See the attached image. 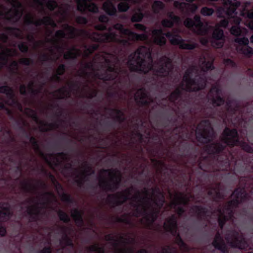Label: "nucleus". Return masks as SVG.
<instances>
[{"label":"nucleus","mask_w":253,"mask_h":253,"mask_svg":"<svg viewBox=\"0 0 253 253\" xmlns=\"http://www.w3.org/2000/svg\"><path fill=\"white\" fill-rule=\"evenodd\" d=\"M121 180V173L118 170H101L99 175V183L104 190H112L117 187Z\"/></svg>","instance_id":"nucleus-8"},{"label":"nucleus","mask_w":253,"mask_h":253,"mask_svg":"<svg viewBox=\"0 0 253 253\" xmlns=\"http://www.w3.org/2000/svg\"><path fill=\"white\" fill-rule=\"evenodd\" d=\"M212 244L215 248L221 250L223 253H227L226 246L221 239L219 233L215 235Z\"/></svg>","instance_id":"nucleus-31"},{"label":"nucleus","mask_w":253,"mask_h":253,"mask_svg":"<svg viewBox=\"0 0 253 253\" xmlns=\"http://www.w3.org/2000/svg\"><path fill=\"white\" fill-rule=\"evenodd\" d=\"M111 115L113 117H114L119 121H121L123 120V118H122V116L123 115V113L118 110H113L111 112Z\"/></svg>","instance_id":"nucleus-55"},{"label":"nucleus","mask_w":253,"mask_h":253,"mask_svg":"<svg viewBox=\"0 0 253 253\" xmlns=\"http://www.w3.org/2000/svg\"><path fill=\"white\" fill-rule=\"evenodd\" d=\"M184 24L186 27L192 28L198 35H205L208 31V25H204L200 20V17L198 16L194 17V21L190 18L186 19Z\"/></svg>","instance_id":"nucleus-12"},{"label":"nucleus","mask_w":253,"mask_h":253,"mask_svg":"<svg viewBox=\"0 0 253 253\" xmlns=\"http://www.w3.org/2000/svg\"><path fill=\"white\" fill-rule=\"evenodd\" d=\"M200 13L203 16H209L212 15L214 13V10L212 8H209L205 6L201 8Z\"/></svg>","instance_id":"nucleus-47"},{"label":"nucleus","mask_w":253,"mask_h":253,"mask_svg":"<svg viewBox=\"0 0 253 253\" xmlns=\"http://www.w3.org/2000/svg\"><path fill=\"white\" fill-rule=\"evenodd\" d=\"M135 99L142 104H149L151 101V99L147 96L146 91L143 89L137 91L135 94Z\"/></svg>","instance_id":"nucleus-27"},{"label":"nucleus","mask_w":253,"mask_h":253,"mask_svg":"<svg viewBox=\"0 0 253 253\" xmlns=\"http://www.w3.org/2000/svg\"><path fill=\"white\" fill-rule=\"evenodd\" d=\"M212 57L209 54L202 55L199 59V63L202 70L205 72L209 70L212 69L213 68L212 66Z\"/></svg>","instance_id":"nucleus-26"},{"label":"nucleus","mask_w":253,"mask_h":253,"mask_svg":"<svg viewBox=\"0 0 253 253\" xmlns=\"http://www.w3.org/2000/svg\"><path fill=\"white\" fill-rule=\"evenodd\" d=\"M129 8L128 4L125 1L120 2L118 5V8L120 12H126Z\"/></svg>","instance_id":"nucleus-51"},{"label":"nucleus","mask_w":253,"mask_h":253,"mask_svg":"<svg viewBox=\"0 0 253 253\" xmlns=\"http://www.w3.org/2000/svg\"><path fill=\"white\" fill-rule=\"evenodd\" d=\"M105 240L111 244L115 253H130L133 251L131 247H126L125 245L133 242L132 235L109 234L105 236Z\"/></svg>","instance_id":"nucleus-7"},{"label":"nucleus","mask_w":253,"mask_h":253,"mask_svg":"<svg viewBox=\"0 0 253 253\" xmlns=\"http://www.w3.org/2000/svg\"><path fill=\"white\" fill-rule=\"evenodd\" d=\"M212 46L215 48L222 47L225 42L223 31L215 27L212 34Z\"/></svg>","instance_id":"nucleus-20"},{"label":"nucleus","mask_w":253,"mask_h":253,"mask_svg":"<svg viewBox=\"0 0 253 253\" xmlns=\"http://www.w3.org/2000/svg\"><path fill=\"white\" fill-rule=\"evenodd\" d=\"M127 64L131 71L146 73L153 70L155 75L160 77L167 76L172 69L171 62L166 57L161 58L153 65L150 49L146 46H141L131 54Z\"/></svg>","instance_id":"nucleus-3"},{"label":"nucleus","mask_w":253,"mask_h":253,"mask_svg":"<svg viewBox=\"0 0 253 253\" xmlns=\"http://www.w3.org/2000/svg\"><path fill=\"white\" fill-rule=\"evenodd\" d=\"M45 0H31L29 5L36 9L41 13H44V3Z\"/></svg>","instance_id":"nucleus-33"},{"label":"nucleus","mask_w":253,"mask_h":253,"mask_svg":"<svg viewBox=\"0 0 253 253\" xmlns=\"http://www.w3.org/2000/svg\"><path fill=\"white\" fill-rule=\"evenodd\" d=\"M117 57L104 52L96 55L92 62L87 64L83 70L80 71L81 76H84L90 82L97 80H109L117 77L118 70L116 67Z\"/></svg>","instance_id":"nucleus-4"},{"label":"nucleus","mask_w":253,"mask_h":253,"mask_svg":"<svg viewBox=\"0 0 253 253\" xmlns=\"http://www.w3.org/2000/svg\"><path fill=\"white\" fill-rule=\"evenodd\" d=\"M58 215L60 217V219L61 220L64 221V222H67L69 220V216L64 212L62 211H60L58 212Z\"/></svg>","instance_id":"nucleus-62"},{"label":"nucleus","mask_w":253,"mask_h":253,"mask_svg":"<svg viewBox=\"0 0 253 253\" xmlns=\"http://www.w3.org/2000/svg\"><path fill=\"white\" fill-rule=\"evenodd\" d=\"M225 145H222L219 143L212 144L210 146L208 152L210 153H214L219 152L224 149Z\"/></svg>","instance_id":"nucleus-42"},{"label":"nucleus","mask_w":253,"mask_h":253,"mask_svg":"<svg viewBox=\"0 0 253 253\" xmlns=\"http://www.w3.org/2000/svg\"><path fill=\"white\" fill-rule=\"evenodd\" d=\"M39 153L44 158L46 162L51 167L53 165H57L67 159V156L63 153L44 156L41 152H39Z\"/></svg>","instance_id":"nucleus-22"},{"label":"nucleus","mask_w":253,"mask_h":253,"mask_svg":"<svg viewBox=\"0 0 253 253\" xmlns=\"http://www.w3.org/2000/svg\"><path fill=\"white\" fill-rule=\"evenodd\" d=\"M42 199L44 200L42 203H36L32 202L33 205L28 208L27 211L30 214H37L42 212V209H52L53 205L56 201V197L51 193H46L42 195Z\"/></svg>","instance_id":"nucleus-9"},{"label":"nucleus","mask_w":253,"mask_h":253,"mask_svg":"<svg viewBox=\"0 0 253 253\" xmlns=\"http://www.w3.org/2000/svg\"><path fill=\"white\" fill-rule=\"evenodd\" d=\"M82 214V212L81 211H79L76 209H75L71 211V215L78 226L81 225L82 223L81 217Z\"/></svg>","instance_id":"nucleus-41"},{"label":"nucleus","mask_w":253,"mask_h":253,"mask_svg":"<svg viewBox=\"0 0 253 253\" xmlns=\"http://www.w3.org/2000/svg\"><path fill=\"white\" fill-rule=\"evenodd\" d=\"M191 212L195 213L198 216L200 217H202L205 216L206 214L207 211H206L205 210L202 208H199L198 207H195L193 208L191 210Z\"/></svg>","instance_id":"nucleus-43"},{"label":"nucleus","mask_w":253,"mask_h":253,"mask_svg":"<svg viewBox=\"0 0 253 253\" xmlns=\"http://www.w3.org/2000/svg\"><path fill=\"white\" fill-rule=\"evenodd\" d=\"M179 94L180 90L179 88H177L171 94L169 97V100L172 102H174L179 98Z\"/></svg>","instance_id":"nucleus-56"},{"label":"nucleus","mask_w":253,"mask_h":253,"mask_svg":"<svg viewBox=\"0 0 253 253\" xmlns=\"http://www.w3.org/2000/svg\"><path fill=\"white\" fill-rule=\"evenodd\" d=\"M68 230L69 229L66 228L63 230V232L65 235V237H63L62 240L61 241V244L62 245L69 246L72 245L71 241L69 239L67 235V232Z\"/></svg>","instance_id":"nucleus-48"},{"label":"nucleus","mask_w":253,"mask_h":253,"mask_svg":"<svg viewBox=\"0 0 253 253\" xmlns=\"http://www.w3.org/2000/svg\"><path fill=\"white\" fill-rule=\"evenodd\" d=\"M235 42L239 44L237 46L238 52L244 54L245 56L250 57L253 54V49L249 46V41L248 38H236Z\"/></svg>","instance_id":"nucleus-17"},{"label":"nucleus","mask_w":253,"mask_h":253,"mask_svg":"<svg viewBox=\"0 0 253 253\" xmlns=\"http://www.w3.org/2000/svg\"><path fill=\"white\" fill-rule=\"evenodd\" d=\"M209 194L212 195L214 198H217L220 196V192L218 188H215L209 192Z\"/></svg>","instance_id":"nucleus-61"},{"label":"nucleus","mask_w":253,"mask_h":253,"mask_svg":"<svg viewBox=\"0 0 253 253\" xmlns=\"http://www.w3.org/2000/svg\"><path fill=\"white\" fill-rule=\"evenodd\" d=\"M89 252L94 253H103V249L98 244H95L90 246L88 249Z\"/></svg>","instance_id":"nucleus-49"},{"label":"nucleus","mask_w":253,"mask_h":253,"mask_svg":"<svg viewBox=\"0 0 253 253\" xmlns=\"http://www.w3.org/2000/svg\"><path fill=\"white\" fill-rule=\"evenodd\" d=\"M197 44L195 43H185L183 40L180 44L179 48L183 49H188L191 50L195 48L196 47Z\"/></svg>","instance_id":"nucleus-46"},{"label":"nucleus","mask_w":253,"mask_h":253,"mask_svg":"<svg viewBox=\"0 0 253 253\" xmlns=\"http://www.w3.org/2000/svg\"><path fill=\"white\" fill-rule=\"evenodd\" d=\"M205 80L200 77L194 67L189 68L183 77L181 88L188 91H197L205 87Z\"/></svg>","instance_id":"nucleus-6"},{"label":"nucleus","mask_w":253,"mask_h":253,"mask_svg":"<svg viewBox=\"0 0 253 253\" xmlns=\"http://www.w3.org/2000/svg\"><path fill=\"white\" fill-rule=\"evenodd\" d=\"M221 90L219 84H216L211 88L208 95L209 101L214 106H218L222 104L224 100L221 97Z\"/></svg>","instance_id":"nucleus-16"},{"label":"nucleus","mask_w":253,"mask_h":253,"mask_svg":"<svg viewBox=\"0 0 253 253\" xmlns=\"http://www.w3.org/2000/svg\"><path fill=\"white\" fill-rule=\"evenodd\" d=\"M160 253H176V251L173 248L166 247L162 250Z\"/></svg>","instance_id":"nucleus-64"},{"label":"nucleus","mask_w":253,"mask_h":253,"mask_svg":"<svg viewBox=\"0 0 253 253\" xmlns=\"http://www.w3.org/2000/svg\"><path fill=\"white\" fill-rule=\"evenodd\" d=\"M65 71V66L64 65H60L56 70V74L54 75L52 78V80L54 81H59V77L58 75H62L64 73Z\"/></svg>","instance_id":"nucleus-44"},{"label":"nucleus","mask_w":253,"mask_h":253,"mask_svg":"<svg viewBox=\"0 0 253 253\" xmlns=\"http://www.w3.org/2000/svg\"><path fill=\"white\" fill-rule=\"evenodd\" d=\"M45 6L49 10L52 11L57 7L58 5L55 0H49L46 2Z\"/></svg>","instance_id":"nucleus-53"},{"label":"nucleus","mask_w":253,"mask_h":253,"mask_svg":"<svg viewBox=\"0 0 253 253\" xmlns=\"http://www.w3.org/2000/svg\"><path fill=\"white\" fill-rule=\"evenodd\" d=\"M148 39V35L145 32L142 34H137V41H144L147 40Z\"/></svg>","instance_id":"nucleus-63"},{"label":"nucleus","mask_w":253,"mask_h":253,"mask_svg":"<svg viewBox=\"0 0 253 253\" xmlns=\"http://www.w3.org/2000/svg\"><path fill=\"white\" fill-rule=\"evenodd\" d=\"M98 45L97 44H93L92 46L89 47L85 46L84 47V56H87L92 53L94 50L97 48Z\"/></svg>","instance_id":"nucleus-50"},{"label":"nucleus","mask_w":253,"mask_h":253,"mask_svg":"<svg viewBox=\"0 0 253 253\" xmlns=\"http://www.w3.org/2000/svg\"><path fill=\"white\" fill-rule=\"evenodd\" d=\"M164 226L167 231L170 232L172 234L175 235L176 232V221L175 216L172 215L168 218L164 223Z\"/></svg>","instance_id":"nucleus-28"},{"label":"nucleus","mask_w":253,"mask_h":253,"mask_svg":"<svg viewBox=\"0 0 253 253\" xmlns=\"http://www.w3.org/2000/svg\"><path fill=\"white\" fill-rule=\"evenodd\" d=\"M154 166L157 168V170L161 171V169L165 167L163 163L159 161L152 160Z\"/></svg>","instance_id":"nucleus-60"},{"label":"nucleus","mask_w":253,"mask_h":253,"mask_svg":"<svg viewBox=\"0 0 253 253\" xmlns=\"http://www.w3.org/2000/svg\"><path fill=\"white\" fill-rule=\"evenodd\" d=\"M235 8L233 7L227 10V13L228 15L231 16L230 22L236 25L231 27L230 32L232 35L238 36L241 33V30L238 26L241 22V19L239 17L235 16V15L236 14L235 13Z\"/></svg>","instance_id":"nucleus-19"},{"label":"nucleus","mask_w":253,"mask_h":253,"mask_svg":"<svg viewBox=\"0 0 253 253\" xmlns=\"http://www.w3.org/2000/svg\"><path fill=\"white\" fill-rule=\"evenodd\" d=\"M103 9L109 15H114L117 12L116 7L110 1H105L103 3Z\"/></svg>","instance_id":"nucleus-34"},{"label":"nucleus","mask_w":253,"mask_h":253,"mask_svg":"<svg viewBox=\"0 0 253 253\" xmlns=\"http://www.w3.org/2000/svg\"><path fill=\"white\" fill-rule=\"evenodd\" d=\"M24 113H25L27 115L31 117V118H33L34 120L38 123V118L37 117L36 113V112L31 109H30L29 108H25L24 111Z\"/></svg>","instance_id":"nucleus-52"},{"label":"nucleus","mask_w":253,"mask_h":253,"mask_svg":"<svg viewBox=\"0 0 253 253\" xmlns=\"http://www.w3.org/2000/svg\"><path fill=\"white\" fill-rule=\"evenodd\" d=\"M164 4L161 1H155L152 5V9L155 13H158L164 8Z\"/></svg>","instance_id":"nucleus-45"},{"label":"nucleus","mask_w":253,"mask_h":253,"mask_svg":"<svg viewBox=\"0 0 253 253\" xmlns=\"http://www.w3.org/2000/svg\"><path fill=\"white\" fill-rule=\"evenodd\" d=\"M0 68L5 64L8 60V57L16 55V51L12 48L0 46Z\"/></svg>","instance_id":"nucleus-23"},{"label":"nucleus","mask_w":253,"mask_h":253,"mask_svg":"<svg viewBox=\"0 0 253 253\" xmlns=\"http://www.w3.org/2000/svg\"><path fill=\"white\" fill-rule=\"evenodd\" d=\"M222 139L227 145L231 146L238 145V137L236 129L226 128L222 134Z\"/></svg>","instance_id":"nucleus-18"},{"label":"nucleus","mask_w":253,"mask_h":253,"mask_svg":"<svg viewBox=\"0 0 253 253\" xmlns=\"http://www.w3.org/2000/svg\"><path fill=\"white\" fill-rule=\"evenodd\" d=\"M130 200V208L132 211L129 214L135 216L143 215L141 222L150 227L157 216L159 209L163 205L164 198L161 193L158 195L153 190H145L142 193L130 188L121 193L108 196V200L112 206H117Z\"/></svg>","instance_id":"nucleus-2"},{"label":"nucleus","mask_w":253,"mask_h":253,"mask_svg":"<svg viewBox=\"0 0 253 253\" xmlns=\"http://www.w3.org/2000/svg\"><path fill=\"white\" fill-rule=\"evenodd\" d=\"M63 30L57 31L54 37H50L48 31L46 33V41L51 44V49L47 54L42 55L40 57L41 61L56 60L61 56L66 44L63 42V38H73L81 36L89 38L91 40L99 42H116L123 45L129 43L128 41H137V34L128 29L124 28L122 24L117 23L108 29V32L103 34L98 33H89L84 30L76 29L68 25L63 26Z\"/></svg>","instance_id":"nucleus-1"},{"label":"nucleus","mask_w":253,"mask_h":253,"mask_svg":"<svg viewBox=\"0 0 253 253\" xmlns=\"http://www.w3.org/2000/svg\"><path fill=\"white\" fill-rule=\"evenodd\" d=\"M190 196L184 195L180 193H176L172 199L170 205V208H173L176 210L177 214L180 215L183 212V210L180 207L181 205H184L189 200Z\"/></svg>","instance_id":"nucleus-14"},{"label":"nucleus","mask_w":253,"mask_h":253,"mask_svg":"<svg viewBox=\"0 0 253 253\" xmlns=\"http://www.w3.org/2000/svg\"><path fill=\"white\" fill-rule=\"evenodd\" d=\"M248 198V195L244 189L238 188L231 195V201L223 209H220L216 212L219 224L222 228L225 221L230 219L232 216V209L238 204Z\"/></svg>","instance_id":"nucleus-5"},{"label":"nucleus","mask_w":253,"mask_h":253,"mask_svg":"<svg viewBox=\"0 0 253 253\" xmlns=\"http://www.w3.org/2000/svg\"><path fill=\"white\" fill-rule=\"evenodd\" d=\"M226 240L232 247L243 249L247 247V244L243 238L242 234L236 231L229 232L226 235Z\"/></svg>","instance_id":"nucleus-13"},{"label":"nucleus","mask_w":253,"mask_h":253,"mask_svg":"<svg viewBox=\"0 0 253 253\" xmlns=\"http://www.w3.org/2000/svg\"><path fill=\"white\" fill-rule=\"evenodd\" d=\"M173 5L175 8L184 13L194 12L198 8V6L195 3L190 4L175 1Z\"/></svg>","instance_id":"nucleus-25"},{"label":"nucleus","mask_w":253,"mask_h":253,"mask_svg":"<svg viewBox=\"0 0 253 253\" xmlns=\"http://www.w3.org/2000/svg\"><path fill=\"white\" fill-rule=\"evenodd\" d=\"M169 16L171 18V20L164 19L162 21V24L165 27H171L173 25V22H178L179 21V18L174 15L172 13H170Z\"/></svg>","instance_id":"nucleus-35"},{"label":"nucleus","mask_w":253,"mask_h":253,"mask_svg":"<svg viewBox=\"0 0 253 253\" xmlns=\"http://www.w3.org/2000/svg\"><path fill=\"white\" fill-rule=\"evenodd\" d=\"M6 33L10 36H14L19 39H23L24 34L22 31L18 29L7 28L6 30Z\"/></svg>","instance_id":"nucleus-39"},{"label":"nucleus","mask_w":253,"mask_h":253,"mask_svg":"<svg viewBox=\"0 0 253 253\" xmlns=\"http://www.w3.org/2000/svg\"><path fill=\"white\" fill-rule=\"evenodd\" d=\"M0 92L5 93L8 99L5 101V103L9 105H14L17 107L18 109L22 111V108L19 103L16 101L12 90L7 86H3L0 87Z\"/></svg>","instance_id":"nucleus-21"},{"label":"nucleus","mask_w":253,"mask_h":253,"mask_svg":"<svg viewBox=\"0 0 253 253\" xmlns=\"http://www.w3.org/2000/svg\"><path fill=\"white\" fill-rule=\"evenodd\" d=\"M60 15V21H62L66 18V10L62 6L59 7L58 12L57 15Z\"/></svg>","instance_id":"nucleus-58"},{"label":"nucleus","mask_w":253,"mask_h":253,"mask_svg":"<svg viewBox=\"0 0 253 253\" xmlns=\"http://www.w3.org/2000/svg\"><path fill=\"white\" fill-rule=\"evenodd\" d=\"M175 240H176V243L179 246L181 250L183 251H187L189 250V248L181 241V239L178 237V236L177 237H176Z\"/></svg>","instance_id":"nucleus-54"},{"label":"nucleus","mask_w":253,"mask_h":253,"mask_svg":"<svg viewBox=\"0 0 253 253\" xmlns=\"http://www.w3.org/2000/svg\"><path fill=\"white\" fill-rule=\"evenodd\" d=\"M166 36L169 39L171 44L173 45H178L179 46L183 41L180 36L170 32L167 33Z\"/></svg>","instance_id":"nucleus-36"},{"label":"nucleus","mask_w":253,"mask_h":253,"mask_svg":"<svg viewBox=\"0 0 253 253\" xmlns=\"http://www.w3.org/2000/svg\"><path fill=\"white\" fill-rule=\"evenodd\" d=\"M81 53V52L80 50L75 47H73L64 54V57L65 59H67L74 58L77 56L79 55Z\"/></svg>","instance_id":"nucleus-38"},{"label":"nucleus","mask_w":253,"mask_h":253,"mask_svg":"<svg viewBox=\"0 0 253 253\" xmlns=\"http://www.w3.org/2000/svg\"><path fill=\"white\" fill-rule=\"evenodd\" d=\"M51 180L53 181L54 184L55 186L56 189L57 190V193H58L59 195L60 196L61 200L65 202H69L70 200V197L69 195L67 194L64 193L63 192V189L61 187V185L58 183L57 182L54 181L55 180L53 176H51Z\"/></svg>","instance_id":"nucleus-32"},{"label":"nucleus","mask_w":253,"mask_h":253,"mask_svg":"<svg viewBox=\"0 0 253 253\" xmlns=\"http://www.w3.org/2000/svg\"><path fill=\"white\" fill-rule=\"evenodd\" d=\"M143 17V15L141 12H136L132 16L131 21L132 22H139L142 19Z\"/></svg>","instance_id":"nucleus-57"},{"label":"nucleus","mask_w":253,"mask_h":253,"mask_svg":"<svg viewBox=\"0 0 253 253\" xmlns=\"http://www.w3.org/2000/svg\"><path fill=\"white\" fill-rule=\"evenodd\" d=\"M12 6L9 10L2 5L0 6V15L4 18L17 21L22 15V8L21 4L16 0H5Z\"/></svg>","instance_id":"nucleus-10"},{"label":"nucleus","mask_w":253,"mask_h":253,"mask_svg":"<svg viewBox=\"0 0 253 253\" xmlns=\"http://www.w3.org/2000/svg\"><path fill=\"white\" fill-rule=\"evenodd\" d=\"M35 85H34V83L32 82L29 83L27 88L25 85H21L20 87V92L21 94H24L27 90L29 92L35 94L40 91L41 89L38 90L35 89Z\"/></svg>","instance_id":"nucleus-37"},{"label":"nucleus","mask_w":253,"mask_h":253,"mask_svg":"<svg viewBox=\"0 0 253 253\" xmlns=\"http://www.w3.org/2000/svg\"><path fill=\"white\" fill-rule=\"evenodd\" d=\"M92 170L90 167L85 163L81 169L77 172L74 177L75 180L78 184H81L85 179V176L90 174Z\"/></svg>","instance_id":"nucleus-24"},{"label":"nucleus","mask_w":253,"mask_h":253,"mask_svg":"<svg viewBox=\"0 0 253 253\" xmlns=\"http://www.w3.org/2000/svg\"><path fill=\"white\" fill-rule=\"evenodd\" d=\"M152 36L155 43L159 45H164L166 43V38L162 34L161 30H154L152 31Z\"/></svg>","instance_id":"nucleus-30"},{"label":"nucleus","mask_w":253,"mask_h":253,"mask_svg":"<svg viewBox=\"0 0 253 253\" xmlns=\"http://www.w3.org/2000/svg\"><path fill=\"white\" fill-rule=\"evenodd\" d=\"M24 22L26 24H33L36 26L42 24L45 26H51L52 27L56 26V23L49 16H44L42 19L35 20L34 16L31 13L27 14L24 17Z\"/></svg>","instance_id":"nucleus-15"},{"label":"nucleus","mask_w":253,"mask_h":253,"mask_svg":"<svg viewBox=\"0 0 253 253\" xmlns=\"http://www.w3.org/2000/svg\"><path fill=\"white\" fill-rule=\"evenodd\" d=\"M69 95V91L66 87H63L54 93V96L57 98H63Z\"/></svg>","instance_id":"nucleus-40"},{"label":"nucleus","mask_w":253,"mask_h":253,"mask_svg":"<svg viewBox=\"0 0 253 253\" xmlns=\"http://www.w3.org/2000/svg\"><path fill=\"white\" fill-rule=\"evenodd\" d=\"M238 144L241 145V146L243 148L244 150L248 152H253V148L248 144L244 142L242 143L241 142H238Z\"/></svg>","instance_id":"nucleus-59"},{"label":"nucleus","mask_w":253,"mask_h":253,"mask_svg":"<svg viewBox=\"0 0 253 253\" xmlns=\"http://www.w3.org/2000/svg\"><path fill=\"white\" fill-rule=\"evenodd\" d=\"M11 212L9 206L7 203L0 204V220H8L10 216Z\"/></svg>","instance_id":"nucleus-29"},{"label":"nucleus","mask_w":253,"mask_h":253,"mask_svg":"<svg viewBox=\"0 0 253 253\" xmlns=\"http://www.w3.org/2000/svg\"><path fill=\"white\" fill-rule=\"evenodd\" d=\"M195 133L198 140L202 143H207L213 135V129L210 123L208 121L201 122L198 126Z\"/></svg>","instance_id":"nucleus-11"}]
</instances>
